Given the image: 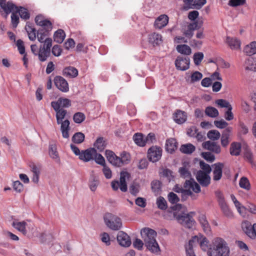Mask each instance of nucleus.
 Returning a JSON list of instances; mask_svg holds the SVG:
<instances>
[{"label":"nucleus","instance_id":"nucleus-7","mask_svg":"<svg viewBox=\"0 0 256 256\" xmlns=\"http://www.w3.org/2000/svg\"><path fill=\"white\" fill-rule=\"evenodd\" d=\"M162 149L157 146H152L148 151V158L150 161L154 162H158L162 157Z\"/></svg>","mask_w":256,"mask_h":256},{"label":"nucleus","instance_id":"nucleus-46","mask_svg":"<svg viewBox=\"0 0 256 256\" xmlns=\"http://www.w3.org/2000/svg\"><path fill=\"white\" fill-rule=\"evenodd\" d=\"M120 166L128 164L130 160V156L129 154L124 152L120 154Z\"/></svg>","mask_w":256,"mask_h":256},{"label":"nucleus","instance_id":"nucleus-47","mask_svg":"<svg viewBox=\"0 0 256 256\" xmlns=\"http://www.w3.org/2000/svg\"><path fill=\"white\" fill-rule=\"evenodd\" d=\"M94 146L99 151H102L106 146V143L104 138L102 137L98 138L94 142Z\"/></svg>","mask_w":256,"mask_h":256},{"label":"nucleus","instance_id":"nucleus-58","mask_svg":"<svg viewBox=\"0 0 256 256\" xmlns=\"http://www.w3.org/2000/svg\"><path fill=\"white\" fill-rule=\"evenodd\" d=\"M11 12L12 13L11 15L12 24L13 27L16 28L19 22V17L15 10Z\"/></svg>","mask_w":256,"mask_h":256},{"label":"nucleus","instance_id":"nucleus-21","mask_svg":"<svg viewBox=\"0 0 256 256\" xmlns=\"http://www.w3.org/2000/svg\"><path fill=\"white\" fill-rule=\"evenodd\" d=\"M50 31V30H44V28L38 30L36 35L38 40L40 42L43 43V44H46V41L50 40V44H52V38L48 37V32Z\"/></svg>","mask_w":256,"mask_h":256},{"label":"nucleus","instance_id":"nucleus-16","mask_svg":"<svg viewBox=\"0 0 256 256\" xmlns=\"http://www.w3.org/2000/svg\"><path fill=\"white\" fill-rule=\"evenodd\" d=\"M96 154V150L94 148H88L80 152L79 158L85 162H89L92 160L94 155Z\"/></svg>","mask_w":256,"mask_h":256},{"label":"nucleus","instance_id":"nucleus-2","mask_svg":"<svg viewBox=\"0 0 256 256\" xmlns=\"http://www.w3.org/2000/svg\"><path fill=\"white\" fill-rule=\"evenodd\" d=\"M230 248L226 242L222 238H214L208 250V256H229Z\"/></svg>","mask_w":256,"mask_h":256},{"label":"nucleus","instance_id":"nucleus-31","mask_svg":"<svg viewBox=\"0 0 256 256\" xmlns=\"http://www.w3.org/2000/svg\"><path fill=\"white\" fill-rule=\"evenodd\" d=\"M63 74L64 76L70 78H76L78 75V70L73 66H68L64 69Z\"/></svg>","mask_w":256,"mask_h":256},{"label":"nucleus","instance_id":"nucleus-25","mask_svg":"<svg viewBox=\"0 0 256 256\" xmlns=\"http://www.w3.org/2000/svg\"><path fill=\"white\" fill-rule=\"evenodd\" d=\"M224 164L218 162L213 165V179L214 180H220L222 176V170Z\"/></svg>","mask_w":256,"mask_h":256},{"label":"nucleus","instance_id":"nucleus-32","mask_svg":"<svg viewBox=\"0 0 256 256\" xmlns=\"http://www.w3.org/2000/svg\"><path fill=\"white\" fill-rule=\"evenodd\" d=\"M226 43L232 50H238L240 46V42L236 38L227 37Z\"/></svg>","mask_w":256,"mask_h":256},{"label":"nucleus","instance_id":"nucleus-17","mask_svg":"<svg viewBox=\"0 0 256 256\" xmlns=\"http://www.w3.org/2000/svg\"><path fill=\"white\" fill-rule=\"evenodd\" d=\"M145 246L146 249L152 254L159 256L161 254L160 248L156 239L145 244Z\"/></svg>","mask_w":256,"mask_h":256},{"label":"nucleus","instance_id":"nucleus-29","mask_svg":"<svg viewBox=\"0 0 256 256\" xmlns=\"http://www.w3.org/2000/svg\"><path fill=\"white\" fill-rule=\"evenodd\" d=\"M200 27L197 22L189 24L188 26L187 30L184 32V36H186L188 40H190L194 35V30L198 29Z\"/></svg>","mask_w":256,"mask_h":256},{"label":"nucleus","instance_id":"nucleus-38","mask_svg":"<svg viewBox=\"0 0 256 256\" xmlns=\"http://www.w3.org/2000/svg\"><path fill=\"white\" fill-rule=\"evenodd\" d=\"M176 50L178 52L186 56L190 55L192 53L190 48L186 44L178 45Z\"/></svg>","mask_w":256,"mask_h":256},{"label":"nucleus","instance_id":"nucleus-20","mask_svg":"<svg viewBox=\"0 0 256 256\" xmlns=\"http://www.w3.org/2000/svg\"><path fill=\"white\" fill-rule=\"evenodd\" d=\"M198 220L204 232L208 234H211V228L210 224L204 214H201L199 216Z\"/></svg>","mask_w":256,"mask_h":256},{"label":"nucleus","instance_id":"nucleus-6","mask_svg":"<svg viewBox=\"0 0 256 256\" xmlns=\"http://www.w3.org/2000/svg\"><path fill=\"white\" fill-rule=\"evenodd\" d=\"M52 46V44H50V40L46 41V44H42L40 46L37 56L40 62L46 61L50 56Z\"/></svg>","mask_w":256,"mask_h":256},{"label":"nucleus","instance_id":"nucleus-60","mask_svg":"<svg viewBox=\"0 0 256 256\" xmlns=\"http://www.w3.org/2000/svg\"><path fill=\"white\" fill-rule=\"evenodd\" d=\"M216 104L220 106V108H229L230 107H231L232 106L230 104V102L226 100H223V99H219L216 101Z\"/></svg>","mask_w":256,"mask_h":256},{"label":"nucleus","instance_id":"nucleus-63","mask_svg":"<svg viewBox=\"0 0 256 256\" xmlns=\"http://www.w3.org/2000/svg\"><path fill=\"white\" fill-rule=\"evenodd\" d=\"M94 160L96 164L102 165V166H105V160L104 158L102 156V154H96L94 155Z\"/></svg>","mask_w":256,"mask_h":256},{"label":"nucleus","instance_id":"nucleus-28","mask_svg":"<svg viewBox=\"0 0 256 256\" xmlns=\"http://www.w3.org/2000/svg\"><path fill=\"white\" fill-rule=\"evenodd\" d=\"M174 120L178 124L184 122L186 120V113L180 110H177L174 114Z\"/></svg>","mask_w":256,"mask_h":256},{"label":"nucleus","instance_id":"nucleus-12","mask_svg":"<svg viewBox=\"0 0 256 256\" xmlns=\"http://www.w3.org/2000/svg\"><path fill=\"white\" fill-rule=\"evenodd\" d=\"M0 12L5 18H6L8 14L12 12L14 8H15L16 5L12 2H6V0H0Z\"/></svg>","mask_w":256,"mask_h":256},{"label":"nucleus","instance_id":"nucleus-5","mask_svg":"<svg viewBox=\"0 0 256 256\" xmlns=\"http://www.w3.org/2000/svg\"><path fill=\"white\" fill-rule=\"evenodd\" d=\"M188 243L190 246H192L193 247L196 246L197 244H199L200 248L204 251L208 250V239L202 235L200 234L193 236L192 238L190 240Z\"/></svg>","mask_w":256,"mask_h":256},{"label":"nucleus","instance_id":"nucleus-9","mask_svg":"<svg viewBox=\"0 0 256 256\" xmlns=\"http://www.w3.org/2000/svg\"><path fill=\"white\" fill-rule=\"evenodd\" d=\"M242 227L245 234L252 239L256 238V224L252 226L251 224L246 221L242 223Z\"/></svg>","mask_w":256,"mask_h":256},{"label":"nucleus","instance_id":"nucleus-45","mask_svg":"<svg viewBox=\"0 0 256 256\" xmlns=\"http://www.w3.org/2000/svg\"><path fill=\"white\" fill-rule=\"evenodd\" d=\"M195 149V146L192 144H187L182 145L180 150L184 154H190L194 152Z\"/></svg>","mask_w":256,"mask_h":256},{"label":"nucleus","instance_id":"nucleus-35","mask_svg":"<svg viewBox=\"0 0 256 256\" xmlns=\"http://www.w3.org/2000/svg\"><path fill=\"white\" fill-rule=\"evenodd\" d=\"M177 148V142L174 138H170L166 141V148L167 152L172 153Z\"/></svg>","mask_w":256,"mask_h":256},{"label":"nucleus","instance_id":"nucleus-22","mask_svg":"<svg viewBox=\"0 0 256 256\" xmlns=\"http://www.w3.org/2000/svg\"><path fill=\"white\" fill-rule=\"evenodd\" d=\"M148 40L153 46H158L162 43V39L161 34L153 32L148 36Z\"/></svg>","mask_w":256,"mask_h":256},{"label":"nucleus","instance_id":"nucleus-54","mask_svg":"<svg viewBox=\"0 0 256 256\" xmlns=\"http://www.w3.org/2000/svg\"><path fill=\"white\" fill-rule=\"evenodd\" d=\"M224 214L227 217L232 218L233 216V214L230 210L226 203L220 205Z\"/></svg>","mask_w":256,"mask_h":256},{"label":"nucleus","instance_id":"nucleus-59","mask_svg":"<svg viewBox=\"0 0 256 256\" xmlns=\"http://www.w3.org/2000/svg\"><path fill=\"white\" fill-rule=\"evenodd\" d=\"M202 74L199 72L196 71L193 72L190 76V80L192 82H198L202 79Z\"/></svg>","mask_w":256,"mask_h":256},{"label":"nucleus","instance_id":"nucleus-30","mask_svg":"<svg viewBox=\"0 0 256 256\" xmlns=\"http://www.w3.org/2000/svg\"><path fill=\"white\" fill-rule=\"evenodd\" d=\"M182 166L179 168V172L182 177L186 178H190L191 174L189 171L190 164L188 162H184Z\"/></svg>","mask_w":256,"mask_h":256},{"label":"nucleus","instance_id":"nucleus-13","mask_svg":"<svg viewBox=\"0 0 256 256\" xmlns=\"http://www.w3.org/2000/svg\"><path fill=\"white\" fill-rule=\"evenodd\" d=\"M117 240L119 244L123 247H128L132 244L130 237L122 231H120L118 232Z\"/></svg>","mask_w":256,"mask_h":256},{"label":"nucleus","instance_id":"nucleus-23","mask_svg":"<svg viewBox=\"0 0 256 256\" xmlns=\"http://www.w3.org/2000/svg\"><path fill=\"white\" fill-rule=\"evenodd\" d=\"M60 125V131L62 136L64 138H68L70 136L69 131L70 130V122L68 120H64V121L60 122V124H57Z\"/></svg>","mask_w":256,"mask_h":256},{"label":"nucleus","instance_id":"nucleus-61","mask_svg":"<svg viewBox=\"0 0 256 256\" xmlns=\"http://www.w3.org/2000/svg\"><path fill=\"white\" fill-rule=\"evenodd\" d=\"M239 126V133L240 134L245 135L248 132V126L242 122H240L238 124Z\"/></svg>","mask_w":256,"mask_h":256},{"label":"nucleus","instance_id":"nucleus-4","mask_svg":"<svg viewBox=\"0 0 256 256\" xmlns=\"http://www.w3.org/2000/svg\"><path fill=\"white\" fill-rule=\"evenodd\" d=\"M106 225L112 230H118L122 228V221L118 216L111 213H106L104 216Z\"/></svg>","mask_w":256,"mask_h":256},{"label":"nucleus","instance_id":"nucleus-40","mask_svg":"<svg viewBox=\"0 0 256 256\" xmlns=\"http://www.w3.org/2000/svg\"><path fill=\"white\" fill-rule=\"evenodd\" d=\"M244 52L248 56L256 54V42H252L246 46L244 50Z\"/></svg>","mask_w":256,"mask_h":256},{"label":"nucleus","instance_id":"nucleus-56","mask_svg":"<svg viewBox=\"0 0 256 256\" xmlns=\"http://www.w3.org/2000/svg\"><path fill=\"white\" fill-rule=\"evenodd\" d=\"M204 57V54L202 52H196L194 55V61L196 66H198Z\"/></svg>","mask_w":256,"mask_h":256},{"label":"nucleus","instance_id":"nucleus-3","mask_svg":"<svg viewBox=\"0 0 256 256\" xmlns=\"http://www.w3.org/2000/svg\"><path fill=\"white\" fill-rule=\"evenodd\" d=\"M184 187L185 189L178 185H176L174 188V190L176 192L181 193L182 197L192 196V193L191 190L196 193H198L200 192V185L192 178L186 180Z\"/></svg>","mask_w":256,"mask_h":256},{"label":"nucleus","instance_id":"nucleus-49","mask_svg":"<svg viewBox=\"0 0 256 256\" xmlns=\"http://www.w3.org/2000/svg\"><path fill=\"white\" fill-rule=\"evenodd\" d=\"M206 114L211 118H216L218 116V110L212 106H208L205 110Z\"/></svg>","mask_w":256,"mask_h":256},{"label":"nucleus","instance_id":"nucleus-34","mask_svg":"<svg viewBox=\"0 0 256 256\" xmlns=\"http://www.w3.org/2000/svg\"><path fill=\"white\" fill-rule=\"evenodd\" d=\"M241 151V144L238 142H233L231 144L230 152L232 156H238L240 154Z\"/></svg>","mask_w":256,"mask_h":256},{"label":"nucleus","instance_id":"nucleus-14","mask_svg":"<svg viewBox=\"0 0 256 256\" xmlns=\"http://www.w3.org/2000/svg\"><path fill=\"white\" fill-rule=\"evenodd\" d=\"M56 87L62 92L68 91L69 87L67 81L60 76H56L54 80Z\"/></svg>","mask_w":256,"mask_h":256},{"label":"nucleus","instance_id":"nucleus-48","mask_svg":"<svg viewBox=\"0 0 256 256\" xmlns=\"http://www.w3.org/2000/svg\"><path fill=\"white\" fill-rule=\"evenodd\" d=\"M156 204L158 208L161 210H166L168 208L167 202L162 196H159L157 198Z\"/></svg>","mask_w":256,"mask_h":256},{"label":"nucleus","instance_id":"nucleus-52","mask_svg":"<svg viewBox=\"0 0 256 256\" xmlns=\"http://www.w3.org/2000/svg\"><path fill=\"white\" fill-rule=\"evenodd\" d=\"M240 186L246 190H250V184L248 180L246 177H242L239 182Z\"/></svg>","mask_w":256,"mask_h":256},{"label":"nucleus","instance_id":"nucleus-27","mask_svg":"<svg viewBox=\"0 0 256 256\" xmlns=\"http://www.w3.org/2000/svg\"><path fill=\"white\" fill-rule=\"evenodd\" d=\"M168 18L166 14L159 16L155 20L154 26L158 29H161L168 24Z\"/></svg>","mask_w":256,"mask_h":256},{"label":"nucleus","instance_id":"nucleus-19","mask_svg":"<svg viewBox=\"0 0 256 256\" xmlns=\"http://www.w3.org/2000/svg\"><path fill=\"white\" fill-rule=\"evenodd\" d=\"M35 22L37 25L40 26L44 30H51L52 29V24L50 20H46L41 16H36Z\"/></svg>","mask_w":256,"mask_h":256},{"label":"nucleus","instance_id":"nucleus-18","mask_svg":"<svg viewBox=\"0 0 256 256\" xmlns=\"http://www.w3.org/2000/svg\"><path fill=\"white\" fill-rule=\"evenodd\" d=\"M202 147L216 154H220L221 148L219 144L214 142L208 140L202 143Z\"/></svg>","mask_w":256,"mask_h":256},{"label":"nucleus","instance_id":"nucleus-33","mask_svg":"<svg viewBox=\"0 0 256 256\" xmlns=\"http://www.w3.org/2000/svg\"><path fill=\"white\" fill-rule=\"evenodd\" d=\"M15 10L16 13H18L20 18L24 20H28L30 18V14L26 8L22 6H16L13 8L12 12Z\"/></svg>","mask_w":256,"mask_h":256},{"label":"nucleus","instance_id":"nucleus-43","mask_svg":"<svg viewBox=\"0 0 256 256\" xmlns=\"http://www.w3.org/2000/svg\"><path fill=\"white\" fill-rule=\"evenodd\" d=\"M133 138L135 143L140 146H144L146 144L145 138L141 134H136L134 136Z\"/></svg>","mask_w":256,"mask_h":256},{"label":"nucleus","instance_id":"nucleus-11","mask_svg":"<svg viewBox=\"0 0 256 256\" xmlns=\"http://www.w3.org/2000/svg\"><path fill=\"white\" fill-rule=\"evenodd\" d=\"M71 106V100L66 98H59L56 101L51 102V106L54 110H64V108H68Z\"/></svg>","mask_w":256,"mask_h":256},{"label":"nucleus","instance_id":"nucleus-62","mask_svg":"<svg viewBox=\"0 0 256 256\" xmlns=\"http://www.w3.org/2000/svg\"><path fill=\"white\" fill-rule=\"evenodd\" d=\"M101 240L106 246H108L111 242L109 234L106 232H104L100 234Z\"/></svg>","mask_w":256,"mask_h":256},{"label":"nucleus","instance_id":"nucleus-57","mask_svg":"<svg viewBox=\"0 0 256 256\" xmlns=\"http://www.w3.org/2000/svg\"><path fill=\"white\" fill-rule=\"evenodd\" d=\"M168 198L169 202L172 204H176L180 200L178 196L173 192H170L168 194Z\"/></svg>","mask_w":256,"mask_h":256},{"label":"nucleus","instance_id":"nucleus-64","mask_svg":"<svg viewBox=\"0 0 256 256\" xmlns=\"http://www.w3.org/2000/svg\"><path fill=\"white\" fill-rule=\"evenodd\" d=\"M200 168L204 171V172L210 174L212 171V168L209 164L205 163L203 161H200Z\"/></svg>","mask_w":256,"mask_h":256},{"label":"nucleus","instance_id":"nucleus-10","mask_svg":"<svg viewBox=\"0 0 256 256\" xmlns=\"http://www.w3.org/2000/svg\"><path fill=\"white\" fill-rule=\"evenodd\" d=\"M190 60L188 58L178 56L175 60V66L178 70H186L190 68Z\"/></svg>","mask_w":256,"mask_h":256},{"label":"nucleus","instance_id":"nucleus-24","mask_svg":"<svg viewBox=\"0 0 256 256\" xmlns=\"http://www.w3.org/2000/svg\"><path fill=\"white\" fill-rule=\"evenodd\" d=\"M232 130V127L226 128L222 132L221 137V144L222 146L226 147L229 144V138Z\"/></svg>","mask_w":256,"mask_h":256},{"label":"nucleus","instance_id":"nucleus-51","mask_svg":"<svg viewBox=\"0 0 256 256\" xmlns=\"http://www.w3.org/2000/svg\"><path fill=\"white\" fill-rule=\"evenodd\" d=\"M26 30L28 32V38L30 40L34 41L36 40V30L32 26L27 24L26 26Z\"/></svg>","mask_w":256,"mask_h":256},{"label":"nucleus","instance_id":"nucleus-53","mask_svg":"<svg viewBox=\"0 0 256 256\" xmlns=\"http://www.w3.org/2000/svg\"><path fill=\"white\" fill-rule=\"evenodd\" d=\"M207 136L210 140H216L220 138V134L217 130H211L208 132Z\"/></svg>","mask_w":256,"mask_h":256},{"label":"nucleus","instance_id":"nucleus-44","mask_svg":"<svg viewBox=\"0 0 256 256\" xmlns=\"http://www.w3.org/2000/svg\"><path fill=\"white\" fill-rule=\"evenodd\" d=\"M49 155L50 157L54 160L56 162H60V159L56 151V148L54 145H50L49 148Z\"/></svg>","mask_w":256,"mask_h":256},{"label":"nucleus","instance_id":"nucleus-39","mask_svg":"<svg viewBox=\"0 0 256 256\" xmlns=\"http://www.w3.org/2000/svg\"><path fill=\"white\" fill-rule=\"evenodd\" d=\"M31 170L32 172V181L36 184L38 183L40 171V168L33 164L31 166Z\"/></svg>","mask_w":256,"mask_h":256},{"label":"nucleus","instance_id":"nucleus-36","mask_svg":"<svg viewBox=\"0 0 256 256\" xmlns=\"http://www.w3.org/2000/svg\"><path fill=\"white\" fill-rule=\"evenodd\" d=\"M12 226L14 228L22 232L25 235L26 234L27 232L26 229V222L14 221L12 222Z\"/></svg>","mask_w":256,"mask_h":256},{"label":"nucleus","instance_id":"nucleus-26","mask_svg":"<svg viewBox=\"0 0 256 256\" xmlns=\"http://www.w3.org/2000/svg\"><path fill=\"white\" fill-rule=\"evenodd\" d=\"M106 156L108 161L112 165L120 166V158L110 150H106Z\"/></svg>","mask_w":256,"mask_h":256},{"label":"nucleus","instance_id":"nucleus-37","mask_svg":"<svg viewBox=\"0 0 256 256\" xmlns=\"http://www.w3.org/2000/svg\"><path fill=\"white\" fill-rule=\"evenodd\" d=\"M65 37V32L62 29H59L56 30L54 34V41L59 44H61L63 42Z\"/></svg>","mask_w":256,"mask_h":256},{"label":"nucleus","instance_id":"nucleus-8","mask_svg":"<svg viewBox=\"0 0 256 256\" xmlns=\"http://www.w3.org/2000/svg\"><path fill=\"white\" fill-rule=\"evenodd\" d=\"M140 234L144 244L156 239L157 234L156 232L150 228H144L142 229Z\"/></svg>","mask_w":256,"mask_h":256},{"label":"nucleus","instance_id":"nucleus-50","mask_svg":"<svg viewBox=\"0 0 256 256\" xmlns=\"http://www.w3.org/2000/svg\"><path fill=\"white\" fill-rule=\"evenodd\" d=\"M84 135L82 132H76L72 137V141L76 144H81L84 142Z\"/></svg>","mask_w":256,"mask_h":256},{"label":"nucleus","instance_id":"nucleus-55","mask_svg":"<svg viewBox=\"0 0 256 256\" xmlns=\"http://www.w3.org/2000/svg\"><path fill=\"white\" fill-rule=\"evenodd\" d=\"M85 115L82 112H78L74 114L73 120L76 124H80L84 120Z\"/></svg>","mask_w":256,"mask_h":256},{"label":"nucleus","instance_id":"nucleus-15","mask_svg":"<svg viewBox=\"0 0 256 256\" xmlns=\"http://www.w3.org/2000/svg\"><path fill=\"white\" fill-rule=\"evenodd\" d=\"M209 174L200 170L197 172L196 180L202 186H206L210 184V177Z\"/></svg>","mask_w":256,"mask_h":256},{"label":"nucleus","instance_id":"nucleus-41","mask_svg":"<svg viewBox=\"0 0 256 256\" xmlns=\"http://www.w3.org/2000/svg\"><path fill=\"white\" fill-rule=\"evenodd\" d=\"M99 181L98 178L94 174H92L89 182V186L90 190L92 192H94L96 190Z\"/></svg>","mask_w":256,"mask_h":256},{"label":"nucleus","instance_id":"nucleus-1","mask_svg":"<svg viewBox=\"0 0 256 256\" xmlns=\"http://www.w3.org/2000/svg\"><path fill=\"white\" fill-rule=\"evenodd\" d=\"M182 204H176L171 206L168 212L172 214L173 218H176L183 226L188 228H192L196 224V222L193 218L195 212H190L186 214H182Z\"/></svg>","mask_w":256,"mask_h":256},{"label":"nucleus","instance_id":"nucleus-42","mask_svg":"<svg viewBox=\"0 0 256 256\" xmlns=\"http://www.w3.org/2000/svg\"><path fill=\"white\" fill-rule=\"evenodd\" d=\"M56 112V123L60 124V122L64 121V118L66 117L67 111L66 110H54Z\"/></svg>","mask_w":256,"mask_h":256}]
</instances>
